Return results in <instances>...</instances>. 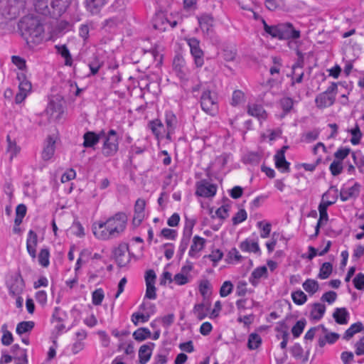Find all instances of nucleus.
Here are the masks:
<instances>
[{"mask_svg":"<svg viewBox=\"0 0 364 364\" xmlns=\"http://www.w3.org/2000/svg\"><path fill=\"white\" fill-rule=\"evenodd\" d=\"M268 277V270L265 266L255 268L249 278L250 283L255 287H257L262 279Z\"/></svg>","mask_w":364,"mask_h":364,"instance_id":"2eb2a0df","label":"nucleus"},{"mask_svg":"<svg viewBox=\"0 0 364 364\" xmlns=\"http://www.w3.org/2000/svg\"><path fill=\"white\" fill-rule=\"evenodd\" d=\"M156 275L154 270L149 269L146 272V294L145 298L149 299H155L156 298V289L155 287Z\"/></svg>","mask_w":364,"mask_h":364,"instance_id":"1a4fd4ad","label":"nucleus"},{"mask_svg":"<svg viewBox=\"0 0 364 364\" xmlns=\"http://www.w3.org/2000/svg\"><path fill=\"white\" fill-rule=\"evenodd\" d=\"M11 350L13 354H16L18 352H20V354L22 356V361L16 363L15 364H26L28 363L26 350L21 349L18 345L15 344L11 347Z\"/></svg>","mask_w":364,"mask_h":364,"instance_id":"bf43d9fd","label":"nucleus"},{"mask_svg":"<svg viewBox=\"0 0 364 364\" xmlns=\"http://www.w3.org/2000/svg\"><path fill=\"white\" fill-rule=\"evenodd\" d=\"M200 106L204 112L210 115H214L218 110L216 94L209 90H204L200 97Z\"/></svg>","mask_w":364,"mask_h":364,"instance_id":"39448f33","label":"nucleus"},{"mask_svg":"<svg viewBox=\"0 0 364 364\" xmlns=\"http://www.w3.org/2000/svg\"><path fill=\"white\" fill-rule=\"evenodd\" d=\"M355 287L358 290L364 289V274L358 273L353 279Z\"/></svg>","mask_w":364,"mask_h":364,"instance_id":"338daca9","label":"nucleus"},{"mask_svg":"<svg viewBox=\"0 0 364 364\" xmlns=\"http://www.w3.org/2000/svg\"><path fill=\"white\" fill-rule=\"evenodd\" d=\"M247 113L259 119H264L267 117V114L264 108L261 105L256 104L250 105L248 106Z\"/></svg>","mask_w":364,"mask_h":364,"instance_id":"7c9ffc66","label":"nucleus"},{"mask_svg":"<svg viewBox=\"0 0 364 364\" xmlns=\"http://www.w3.org/2000/svg\"><path fill=\"white\" fill-rule=\"evenodd\" d=\"M47 114L53 119H59L63 114L64 109L60 102L51 100L46 109Z\"/></svg>","mask_w":364,"mask_h":364,"instance_id":"a211bd4d","label":"nucleus"},{"mask_svg":"<svg viewBox=\"0 0 364 364\" xmlns=\"http://www.w3.org/2000/svg\"><path fill=\"white\" fill-rule=\"evenodd\" d=\"M200 28L208 33L213 25V18L208 14H203L198 18Z\"/></svg>","mask_w":364,"mask_h":364,"instance_id":"473e14b6","label":"nucleus"},{"mask_svg":"<svg viewBox=\"0 0 364 364\" xmlns=\"http://www.w3.org/2000/svg\"><path fill=\"white\" fill-rule=\"evenodd\" d=\"M247 219V213L244 209L240 210L232 218V223L237 225Z\"/></svg>","mask_w":364,"mask_h":364,"instance_id":"774afa93","label":"nucleus"},{"mask_svg":"<svg viewBox=\"0 0 364 364\" xmlns=\"http://www.w3.org/2000/svg\"><path fill=\"white\" fill-rule=\"evenodd\" d=\"M332 264L330 262H325L320 268L318 277L321 279H327L332 272Z\"/></svg>","mask_w":364,"mask_h":364,"instance_id":"49530a36","label":"nucleus"},{"mask_svg":"<svg viewBox=\"0 0 364 364\" xmlns=\"http://www.w3.org/2000/svg\"><path fill=\"white\" fill-rule=\"evenodd\" d=\"M338 197V190L336 186H331L328 191L324 193L321 198V202L318 205L319 219L315 227V235H318L319 228L324 225L328 220L327 208L328 206L334 204Z\"/></svg>","mask_w":364,"mask_h":364,"instance_id":"f03ea898","label":"nucleus"},{"mask_svg":"<svg viewBox=\"0 0 364 364\" xmlns=\"http://www.w3.org/2000/svg\"><path fill=\"white\" fill-rule=\"evenodd\" d=\"M102 64V62L100 61L97 57L95 56L89 63V68L90 69L91 73L92 75L97 74Z\"/></svg>","mask_w":364,"mask_h":364,"instance_id":"6e6d98bb","label":"nucleus"},{"mask_svg":"<svg viewBox=\"0 0 364 364\" xmlns=\"http://www.w3.org/2000/svg\"><path fill=\"white\" fill-rule=\"evenodd\" d=\"M145 200L139 198L134 205V215L133 218V224L138 226L141 224L144 218Z\"/></svg>","mask_w":364,"mask_h":364,"instance_id":"6ab92c4d","label":"nucleus"},{"mask_svg":"<svg viewBox=\"0 0 364 364\" xmlns=\"http://www.w3.org/2000/svg\"><path fill=\"white\" fill-rule=\"evenodd\" d=\"M9 291L13 295H19L24 289V282L19 273H16L9 282Z\"/></svg>","mask_w":364,"mask_h":364,"instance_id":"f8f14e48","label":"nucleus"},{"mask_svg":"<svg viewBox=\"0 0 364 364\" xmlns=\"http://www.w3.org/2000/svg\"><path fill=\"white\" fill-rule=\"evenodd\" d=\"M48 0H37L35 4L36 9L38 12H40L44 15H46L48 14H52V11H50V8L48 6Z\"/></svg>","mask_w":364,"mask_h":364,"instance_id":"c03bdc74","label":"nucleus"},{"mask_svg":"<svg viewBox=\"0 0 364 364\" xmlns=\"http://www.w3.org/2000/svg\"><path fill=\"white\" fill-rule=\"evenodd\" d=\"M304 289L310 294H314L319 289L317 281L311 279H306L302 284Z\"/></svg>","mask_w":364,"mask_h":364,"instance_id":"e433bc0d","label":"nucleus"},{"mask_svg":"<svg viewBox=\"0 0 364 364\" xmlns=\"http://www.w3.org/2000/svg\"><path fill=\"white\" fill-rule=\"evenodd\" d=\"M364 329L363 323L361 322H357L352 324L349 328H348L345 334L343 336V338L346 340H349L351 338L355 333L362 331Z\"/></svg>","mask_w":364,"mask_h":364,"instance_id":"c9c22d12","label":"nucleus"},{"mask_svg":"<svg viewBox=\"0 0 364 364\" xmlns=\"http://www.w3.org/2000/svg\"><path fill=\"white\" fill-rule=\"evenodd\" d=\"M72 0H51L50 5L53 16H60L65 11Z\"/></svg>","mask_w":364,"mask_h":364,"instance_id":"412c9836","label":"nucleus"},{"mask_svg":"<svg viewBox=\"0 0 364 364\" xmlns=\"http://www.w3.org/2000/svg\"><path fill=\"white\" fill-rule=\"evenodd\" d=\"M113 255L119 267H125L130 262L128 245L126 243L119 244L118 247L113 250Z\"/></svg>","mask_w":364,"mask_h":364,"instance_id":"423d86ee","label":"nucleus"},{"mask_svg":"<svg viewBox=\"0 0 364 364\" xmlns=\"http://www.w3.org/2000/svg\"><path fill=\"white\" fill-rule=\"evenodd\" d=\"M330 171L333 176L339 175L343 171L342 162L334 160L330 165Z\"/></svg>","mask_w":364,"mask_h":364,"instance_id":"052dcab7","label":"nucleus"},{"mask_svg":"<svg viewBox=\"0 0 364 364\" xmlns=\"http://www.w3.org/2000/svg\"><path fill=\"white\" fill-rule=\"evenodd\" d=\"M335 101V95L328 94V92H322L319 94L315 100L316 106L318 108H326L331 106Z\"/></svg>","mask_w":364,"mask_h":364,"instance_id":"aec40b11","label":"nucleus"},{"mask_svg":"<svg viewBox=\"0 0 364 364\" xmlns=\"http://www.w3.org/2000/svg\"><path fill=\"white\" fill-rule=\"evenodd\" d=\"M291 298L293 301L298 305L304 304L307 300L306 295L301 290L293 292Z\"/></svg>","mask_w":364,"mask_h":364,"instance_id":"8fccbe9b","label":"nucleus"},{"mask_svg":"<svg viewBox=\"0 0 364 364\" xmlns=\"http://www.w3.org/2000/svg\"><path fill=\"white\" fill-rule=\"evenodd\" d=\"M205 244V239L196 235L193 238V242L188 252V255L191 257L197 258L199 256V252L204 248Z\"/></svg>","mask_w":364,"mask_h":364,"instance_id":"f3484780","label":"nucleus"},{"mask_svg":"<svg viewBox=\"0 0 364 364\" xmlns=\"http://www.w3.org/2000/svg\"><path fill=\"white\" fill-rule=\"evenodd\" d=\"M49 251L47 249H42L38 255V262L44 267L49 264Z\"/></svg>","mask_w":364,"mask_h":364,"instance_id":"5fc2aeb1","label":"nucleus"},{"mask_svg":"<svg viewBox=\"0 0 364 364\" xmlns=\"http://www.w3.org/2000/svg\"><path fill=\"white\" fill-rule=\"evenodd\" d=\"M360 185L355 183L353 186L348 188H343L340 191V198L345 202L350 199H356L360 194Z\"/></svg>","mask_w":364,"mask_h":364,"instance_id":"ddd939ff","label":"nucleus"},{"mask_svg":"<svg viewBox=\"0 0 364 364\" xmlns=\"http://www.w3.org/2000/svg\"><path fill=\"white\" fill-rule=\"evenodd\" d=\"M279 105L285 114L289 112L293 108L294 100L289 97H284L279 100Z\"/></svg>","mask_w":364,"mask_h":364,"instance_id":"09e8293b","label":"nucleus"},{"mask_svg":"<svg viewBox=\"0 0 364 364\" xmlns=\"http://www.w3.org/2000/svg\"><path fill=\"white\" fill-rule=\"evenodd\" d=\"M26 206L24 204H19L17 205L16 208V218L14 220V223L16 225L18 226L22 223L23 218L26 214Z\"/></svg>","mask_w":364,"mask_h":364,"instance_id":"79ce46f5","label":"nucleus"},{"mask_svg":"<svg viewBox=\"0 0 364 364\" xmlns=\"http://www.w3.org/2000/svg\"><path fill=\"white\" fill-rule=\"evenodd\" d=\"M104 136V142L102 148V154L105 156H114L118 151L119 141L117 133L114 130L111 129Z\"/></svg>","mask_w":364,"mask_h":364,"instance_id":"20e7f679","label":"nucleus"},{"mask_svg":"<svg viewBox=\"0 0 364 364\" xmlns=\"http://www.w3.org/2000/svg\"><path fill=\"white\" fill-rule=\"evenodd\" d=\"M176 122L177 119L173 114L171 112L166 114V128L168 132V139H171V134L176 128Z\"/></svg>","mask_w":364,"mask_h":364,"instance_id":"72a5a7b5","label":"nucleus"},{"mask_svg":"<svg viewBox=\"0 0 364 364\" xmlns=\"http://www.w3.org/2000/svg\"><path fill=\"white\" fill-rule=\"evenodd\" d=\"M352 138L350 139V142L353 145H357L360 143V139L362 137V133L358 125L350 129V131Z\"/></svg>","mask_w":364,"mask_h":364,"instance_id":"3c124183","label":"nucleus"},{"mask_svg":"<svg viewBox=\"0 0 364 364\" xmlns=\"http://www.w3.org/2000/svg\"><path fill=\"white\" fill-rule=\"evenodd\" d=\"M1 331L3 333V336L1 337V343L4 346H9L13 342V336L12 333L7 330V325L4 324L1 326Z\"/></svg>","mask_w":364,"mask_h":364,"instance_id":"a18cd8bd","label":"nucleus"},{"mask_svg":"<svg viewBox=\"0 0 364 364\" xmlns=\"http://www.w3.org/2000/svg\"><path fill=\"white\" fill-rule=\"evenodd\" d=\"M188 44L190 47L191 55L194 58L196 67H202L204 63V60L203 52L199 46L200 41L196 38H191L188 40Z\"/></svg>","mask_w":364,"mask_h":364,"instance_id":"6e6552de","label":"nucleus"},{"mask_svg":"<svg viewBox=\"0 0 364 364\" xmlns=\"http://www.w3.org/2000/svg\"><path fill=\"white\" fill-rule=\"evenodd\" d=\"M19 27L27 43L38 44L43 39L44 29L40 21L33 16H24Z\"/></svg>","mask_w":364,"mask_h":364,"instance_id":"f257e3e1","label":"nucleus"},{"mask_svg":"<svg viewBox=\"0 0 364 364\" xmlns=\"http://www.w3.org/2000/svg\"><path fill=\"white\" fill-rule=\"evenodd\" d=\"M326 311V306L323 304L315 303L312 305L310 317L313 320H320Z\"/></svg>","mask_w":364,"mask_h":364,"instance_id":"2f4dec72","label":"nucleus"},{"mask_svg":"<svg viewBox=\"0 0 364 364\" xmlns=\"http://www.w3.org/2000/svg\"><path fill=\"white\" fill-rule=\"evenodd\" d=\"M34 325V322L31 321L20 322L17 324L16 331L18 335H22L30 332L33 328Z\"/></svg>","mask_w":364,"mask_h":364,"instance_id":"4c0bfd02","label":"nucleus"},{"mask_svg":"<svg viewBox=\"0 0 364 364\" xmlns=\"http://www.w3.org/2000/svg\"><path fill=\"white\" fill-rule=\"evenodd\" d=\"M104 134H105L104 132H102L99 134H96L95 133H94L92 132H86L83 136V138H84L83 146L86 148L92 147L94 145L97 144L99 142L100 138Z\"/></svg>","mask_w":364,"mask_h":364,"instance_id":"a878e982","label":"nucleus"},{"mask_svg":"<svg viewBox=\"0 0 364 364\" xmlns=\"http://www.w3.org/2000/svg\"><path fill=\"white\" fill-rule=\"evenodd\" d=\"M217 191L216 186L210 183L205 180H202L197 183L196 194L202 197H213Z\"/></svg>","mask_w":364,"mask_h":364,"instance_id":"9b49d317","label":"nucleus"},{"mask_svg":"<svg viewBox=\"0 0 364 364\" xmlns=\"http://www.w3.org/2000/svg\"><path fill=\"white\" fill-rule=\"evenodd\" d=\"M348 312L345 308H337L333 314V317L339 324H346Z\"/></svg>","mask_w":364,"mask_h":364,"instance_id":"f704fd0d","label":"nucleus"},{"mask_svg":"<svg viewBox=\"0 0 364 364\" xmlns=\"http://www.w3.org/2000/svg\"><path fill=\"white\" fill-rule=\"evenodd\" d=\"M305 325V321H298L291 329L293 336L296 338L299 337L303 332Z\"/></svg>","mask_w":364,"mask_h":364,"instance_id":"69168bd1","label":"nucleus"},{"mask_svg":"<svg viewBox=\"0 0 364 364\" xmlns=\"http://www.w3.org/2000/svg\"><path fill=\"white\" fill-rule=\"evenodd\" d=\"M55 48L58 52L61 55L63 58L65 60L66 65H71L72 64V58L70 54L69 50L66 47L65 45L62 46H55Z\"/></svg>","mask_w":364,"mask_h":364,"instance_id":"37998d69","label":"nucleus"},{"mask_svg":"<svg viewBox=\"0 0 364 364\" xmlns=\"http://www.w3.org/2000/svg\"><path fill=\"white\" fill-rule=\"evenodd\" d=\"M190 236H191V232L188 233V235L187 236L184 235L183 237V238L181 239L180 245L178 247V253L180 257H181L183 256V255L184 254L185 251L187 249V247L189 243Z\"/></svg>","mask_w":364,"mask_h":364,"instance_id":"0e129e2a","label":"nucleus"},{"mask_svg":"<svg viewBox=\"0 0 364 364\" xmlns=\"http://www.w3.org/2000/svg\"><path fill=\"white\" fill-rule=\"evenodd\" d=\"M240 247L242 251L245 252H257L259 251V245L257 242L247 240L241 242Z\"/></svg>","mask_w":364,"mask_h":364,"instance_id":"58836bf2","label":"nucleus"},{"mask_svg":"<svg viewBox=\"0 0 364 364\" xmlns=\"http://www.w3.org/2000/svg\"><path fill=\"white\" fill-rule=\"evenodd\" d=\"M72 232L78 237H82L85 236V230L79 221H74L71 226Z\"/></svg>","mask_w":364,"mask_h":364,"instance_id":"13d9d810","label":"nucleus"},{"mask_svg":"<svg viewBox=\"0 0 364 364\" xmlns=\"http://www.w3.org/2000/svg\"><path fill=\"white\" fill-rule=\"evenodd\" d=\"M105 297L104 291L102 289H97L92 292V301L95 306L100 305Z\"/></svg>","mask_w":364,"mask_h":364,"instance_id":"864d4df0","label":"nucleus"},{"mask_svg":"<svg viewBox=\"0 0 364 364\" xmlns=\"http://www.w3.org/2000/svg\"><path fill=\"white\" fill-rule=\"evenodd\" d=\"M55 141L51 136L48 137L46 144L41 154L42 159L44 161L50 160L54 155L55 150Z\"/></svg>","mask_w":364,"mask_h":364,"instance_id":"393cba45","label":"nucleus"},{"mask_svg":"<svg viewBox=\"0 0 364 364\" xmlns=\"http://www.w3.org/2000/svg\"><path fill=\"white\" fill-rule=\"evenodd\" d=\"M300 37V31L294 29L290 23L279 24L278 38L280 40H296Z\"/></svg>","mask_w":364,"mask_h":364,"instance_id":"0eeeda50","label":"nucleus"},{"mask_svg":"<svg viewBox=\"0 0 364 364\" xmlns=\"http://www.w3.org/2000/svg\"><path fill=\"white\" fill-rule=\"evenodd\" d=\"M106 2L107 0H85L86 8L92 14H98Z\"/></svg>","mask_w":364,"mask_h":364,"instance_id":"c85d7f7f","label":"nucleus"},{"mask_svg":"<svg viewBox=\"0 0 364 364\" xmlns=\"http://www.w3.org/2000/svg\"><path fill=\"white\" fill-rule=\"evenodd\" d=\"M125 9V1L124 0H115L110 7L112 12L122 14Z\"/></svg>","mask_w":364,"mask_h":364,"instance_id":"4d7b16f0","label":"nucleus"},{"mask_svg":"<svg viewBox=\"0 0 364 364\" xmlns=\"http://www.w3.org/2000/svg\"><path fill=\"white\" fill-rule=\"evenodd\" d=\"M275 166L282 172L289 171V163L287 161L285 156H282V151H277L274 156Z\"/></svg>","mask_w":364,"mask_h":364,"instance_id":"c756f323","label":"nucleus"},{"mask_svg":"<svg viewBox=\"0 0 364 364\" xmlns=\"http://www.w3.org/2000/svg\"><path fill=\"white\" fill-rule=\"evenodd\" d=\"M199 291L205 298L211 294V284L207 279L200 281L199 284Z\"/></svg>","mask_w":364,"mask_h":364,"instance_id":"de8ad7c7","label":"nucleus"},{"mask_svg":"<svg viewBox=\"0 0 364 364\" xmlns=\"http://www.w3.org/2000/svg\"><path fill=\"white\" fill-rule=\"evenodd\" d=\"M6 140L8 142L7 151L10 154V159L12 160L20 152L21 148L15 141H11L9 136H7Z\"/></svg>","mask_w":364,"mask_h":364,"instance_id":"ea45409f","label":"nucleus"},{"mask_svg":"<svg viewBox=\"0 0 364 364\" xmlns=\"http://www.w3.org/2000/svg\"><path fill=\"white\" fill-rule=\"evenodd\" d=\"M127 218L125 214L119 213L107 220V227L109 229L108 234L113 237H118L125 230Z\"/></svg>","mask_w":364,"mask_h":364,"instance_id":"7ed1b4c3","label":"nucleus"},{"mask_svg":"<svg viewBox=\"0 0 364 364\" xmlns=\"http://www.w3.org/2000/svg\"><path fill=\"white\" fill-rule=\"evenodd\" d=\"M169 25V21L162 12L156 13L153 18V27L156 30L165 31Z\"/></svg>","mask_w":364,"mask_h":364,"instance_id":"4be33fe9","label":"nucleus"},{"mask_svg":"<svg viewBox=\"0 0 364 364\" xmlns=\"http://www.w3.org/2000/svg\"><path fill=\"white\" fill-rule=\"evenodd\" d=\"M37 245V235L33 231L30 230L28 234L26 242V248L28 254L33 257H36V247Z\"/></svg>","mask_w":364,"mask_h":364,"instance_id":"bb28decb","label":"nucleus"},{"mask_svg":"<svg viewBox=\"0 0 364 364\" xmlns=\"http://www.w3.org/2000/svg\"><path fill=\"white\" fill-rule=\"evenodd\" d=\"M210 304L208 301L197 304L193 307V314L199 320L204 319L210 311Z\"/></svg>","mask_w":364,"mask_h":364,"instance_id":"b1692460","label":"nucleus"},{"mask_svg":"<svg viewBox=\"0 0 364 364\" xmlns=\"http://www.w3.org/2000/svg\"><path fill=\"white\" fill-rule=\"evenodd\" d=\"M264 29L266 33L269 34L273 38H277L279 35V24L277 26H268L265 21L263 20Z\"/></svg>","mask_w":364,"mask_h":364,"instance_id":"680f3d73","label":"nucleus"},{"mask_svg":"<svg viewBox=\"0 0 364 364\" xmlns=\"http://www.w3.org/2000/svg\"><path fill=\"white\" fill-rule=\"evenodd\" d=\"M257 226L262 230L260 236L262 238H267L269 237L271 232V224L269 223H264V221H259L257 223Z\"/></svg>","mask_w":364,"mask_h":364,"instance_id":"603ef678","label":"nucleus"},{"mask_svg":"<svg viewBox=\"0 0 364 364\" xmlns=\"http://www.w3.org/2000/svg\"><path fill=\"white\" fill-rule=\"evenodd\" d=\"M262 343V338L257 333H251L249 336L247 346L250 350L257 349Z\"/></svg>","mask_w":364,"mask_h":364,"instance_id":"a19ab883","label":"nucleus"},{"mask_svg":"<svg viewBox=\"0 0 364 364\" xmlns=\"http://www.w3.org/2000/svg\"><path fill=\"white\" fill-rule=\"evenodd\" d=\"M233 285L230 281L225 282L220 289V295L222 297L228 296L232 291Z\"/></svg>","mask_w":364,"mask_h":364,"instance_id":"e2e57ef3","label":"nucleus"},{"mask_svg":"<svg viewBox=\"0 0 364 364\" xmlns=\"http://www.w3.org/2000/svg\"><path fill=\"white\" fill-rule=\"evenodd\" d=\"M149 127L158 139L164 137H166L168 139V132L166 128L160 120L155 119L150 122L149 123Z\"/></svg>","mask_w":364,"mask_h":364,"instance_id":"dca6fc26","label":"nucleus"},{"mask_svg":"<svg viewBox=\"0 0 364 364\" xmlns=\"http://www.w3.org/2000/svg\"><path fill=\"white\" fill-rule=\"evenodd\" d=\"M92 231L94 235L100 240L113 238L112 234H108L110 231L107 227V221L95 223L92 225Z\"/></svg>","mask_w":364,"mask_h":364,"instance_id":"4468645a","label":"nucleus"},{"mask_svg":"<svg viewBox=\"0 0 364 364\" xmlns=\"http://www.w3.org/2000/svg\"><path fill=\"white\" fill-rule=\"evenodd\" d=\"M173 68L177 76L181 80H188L189 72L186 66L185 60L181 55H177L175 56L173 61Z\"/></svg>","mask_w":364,"mask_h":364,"instance_id":"9d476101","label":"nucleus"},{"mask_svg":"<svg viewBox=\"0 0 364 364\" xmlns=\"http://www.w3.org/2000/svg\"><path fill=\"white\" fill-rule=\"evenodd\" d=\"M192 269L191 266H185L181 269V272L176 274L173 278V282H174L177 285H184L189 282L190 279L189 277L185 274V272H188L191 271Z\"/></svg>","mask_w":364,"mask_h":364,"instance_id":"cd10ccee","label":"nucleus"},{"mask_svg":"<svg viewBox=\"0 0 364 364\" xmlns=\"http://www.w3.org/2000/svg\"><path fill=\"white\" fill-rule=\"evenodd\" d=\"M154 343H149L142 345L139 350V358L141 364H146L150 359Z\"/></svg>","mask_w":364,"mask_h":364,"instance_id":"5701e85b","label":"nucleus"}]
</instances>
